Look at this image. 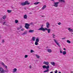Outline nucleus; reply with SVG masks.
Segmentation results:
<instances>
[{"mask_svg": "<svg viewBox=\"0 0 73 73\" xmlns=\"http://www.w3.org/2000/svg\"><path fill=\"white\" fill-rule=\"evenodd\" d=\"M29 4H30V3H28V1H26L25 2L22 3L21 4V5H22V6H24L26 5H29Z\"/></svg>", "mask_w": 73, "mask_h": 73, "instance_id": "nucleus-1", "label": "nucleus"}, {"mask_svg": "<svg viewBox=\"0 0 73 73\" xmlns=\"http://www.w3.org/2000/svg\"><path fill=\"white\" fill-rule=\"evenodd\" d=\"M35 41V45H38L39 42V38L37 37L36 38Z\"/></svg>", "mask_w": 73, "mask_h": 73, "instance_id": "nucleus-2", "label": "nucleus"}, {"mask_svg": "<svg viewBox=\"0 0 73 73\" xmlns=\"http://www.w3.org/2000/svg\"><path fill=\"white\" fill-rule=\"evenodd\" d=\"M30 26V24L28 23H25V27L26 28V29H29V27Z\"/></svg>", "mask_w": 73, "mask_h": 73, "instance_id": "nucleus-3", "label": "nucleus"}, {"mask_svg": "<svg viewBox=\"0 0 73 73\" xmlns=\"http://www.w3.org/2000/svg\"><path fill=\"white\" fill-rule=\"evenodd\" d=\"M46 29V28H43V27H41L39 29H38V30H39V31H42L45 32V31Z\"/></svg>", "mask_w": 73, "mask_h": 73, "instance_id": "nucleus-4", "label": "nucleus"}, {"mask_svg": "<svg viewBox=\"0 0 73 73\" xmlns=\"http://www.w3.org/2000/svg\"><path fill=\"white\" fill-rule=\"evenodd\" d=\"M5 71L3 69V68L2 67H0V73H4Z\"/></svg>", "mask_w": 73, "mask_h": 73, "instance_id": "nucleus-5", "label": "nucleus"}, {"mask_svg": "<svg viewBox=\"0 0 73 73\" xmlns=\"http://www.w3.org/2000/svg\"><path fill=\"white\" fill-rule=\"evenodd\" d=\"M54 42H55L56 44L58 46H60V44L58 43V42L57 41V40H56V39H54Z\"/></svg>", "mask_w": 73, "mask_h": 73, "instance_id": "nucleus-6", "label": "nucleus"}, {"mask_svg": "<svg viewBox=\"0 0 73 73\" xmlns=\"http://www.w3.org/2000/svg\"><path fill=\"white\" fill-rule=\"evenodd\" d=\"M42 68L43 69H49V66L48 65L47 66H46L45 65H43L42 66Z\"/></svg>", "mask_w": 73, "mask_h": 73, "instance_id": "nucleus-7", "label": "nucleus"}, {"mask_svg": "<svg viewBox=\"0 0 73 73\" xmlns=\"http://www.w3.org/2000/svg\"><path fill=\"white\" fill-rule=\"evenodd\" d=\"M59 3V2H55L54 3V6L55 7H58V4Z\"/></svg>", "mask_w": 73, "mask_h": 73, "instance_id": "nucleus-8", "label": "nucleus"}, {"mask_svg": "<svg viewBox=\"0 0 73 73\" xmlns=\"http://www.w3.org/2000/svg\"><path fill=\"white\" fill-rule=\"evenodd\" d=\"M68 30L70 32H73V29H72V28L71 27H68Z\"/></svg>", "mask_w": 73, "mask_h": 73, "instance_id": "nucleus-9", "label": "nucleus"}, {"mask_svg": "<svg viewBox=\"0 0 73 73\" xmlns=\"http://www.w3.org/2000/svg\"><path fill=\"white\" fill-rule=\"evenodd\" d=\"M1 65H3L4 68H5L6 69H7V66L4 64V63L2 62L1 63Z\"/></svg>", "mask_w": 73, "mask_h": 73, "instance_id": "nucleus-10", "label": "nucleus"}, {"mask_svg": "<svg viewBox=\"0 0 73 73\" xmlns=\"http://www.w3.org/2000/svg\"><path fill=\"white\" fill-rule=\"evenodd\" d=\"M46 27L47 28H49L50 27V24L48 22H47L46 23Z\"/></svg>", "mask_w": 73, "mask_h": 73, "instance_id": "nucleus-11", "label": "nucleus"}, {"mask_svg": "<svg viewBox=\"0 0 73 73\" xmlns=\"http://www.w3.org/2000/svg\"><path fill=\"white\" fill-rule=\"evenodd\" d=\"M43 64H45V65H49V63L48 62H46L45 61H44L43 62Z\"/></svg>", "mask_w": 73, "mask_h": 73, "instance_id": "nucleus-12", "label": "nucleus"}, {"mask_svg": "<svg viewBox=\"0 0 73 73\" xmlns=\"http://www.w3.org/2000/svg\"><path fill=\"white\" fill-rule=\"evenodd\" d=\"M47 30L48 31V33H49L50 32V29H47L46 28L45 31Z\"/></svg>", "mask_w": 73, "mask_h": 73, "instance_id": "nucleus-13", "label": "nucleus"}, {"mask_svg": "<svg viewBox=\"0 0 73 73\" xmlns=\"http://www.w3.org/2000/svg\"><path fill=\"white\" fill-rule=\"evenodd\" d=\"M17 71V69L16 68H14L13 69V73H16Z\"/></svg>", "mask_w": 73, "mask_h": 73, "instance_id": "nucleus-14", "label": "nucleus"}, {"mask_svg": "<svg viewBox=\"0 0 73 73\" xmlns=\"http://www.w3.org/2000/svg\"><path fill=\"white\" fill-rule=\"evenodd\" d=\"M47 51L48 52V53H51L52 52V50L50 49H48L47 50Z\"/></svg>", "mask_w": 73, "mask_h": 73, "instance_id": "nucleus-15", "label": "nucleus"}, {"mask_svg": "<svg viewBox=\"0 0 73 73\" xmlns=\"http://www.w3.org/2000/svg\"><path fill=\"white\" fill-rule=\"evenodd\" d=\"M51 65H53V66H55V63L54 62H50Z\"/></svg>", "mask_w": 73, "mask_h": 73, "instance_id": "nucleus-16", "label": "nucleus"}, {"mask_svg": "<svg viewBox=\"0 0 73 73\" xmlns=\"http://www.w3.org/2000/svg\"><path fill=\"white\" fill-rule=\"evenodd\" d=\"M35 39H36V37H32V41H35Z\"/></svg>", "mask_w": 73, "mask_h": 73, "instance_id": "nucleus-17", "label": "nucleus"}, {"mask_svg": "<svg viewBox=\"0 0 73 73\" xmlns=\"http://www.w3.org/2000/svg\"><path fill=\"white\" fill-rule=\"evenodd\" d=\"M34 31V30H31L29 31V33H32V32H33Z\"/></svg>", "mask_w": 73, "mask_h": 73, "instance_id": "nucleus-18", "label": "nucleus"}, {"mask_svg": "<svg viewBox=\"0 0 73 73\" xmlns=\"http://www.w3.org/2000/svg\"><path fill=\"white\" fill-rule=\"evenodd\" d=\"M62 54L63 55H65L66 54V52L65 51H64L63 52Z\"/></svg>", "mask_w": 73, "mask_h": 73, "instance_id": "nucleus-19", "label": "nucleus"}, {"mask_svg": "<svg viewBox=\"0 0 73 73\" xmlns=\"http://www.w3.org/2000/svg\"><path fill=\"white\" fill-rule=\"evenodd\" d=\"M27 32H24L22 34V35H27Z\"/></svg>", "mask_w": 73, "mask_h": 73, "instance_id": "nucleus-20", "label": "nucleus"}, {"mask_svg": "<svg viewBox=\"0 0 73 73\" xmlns=\"http://www.w3.org/2000/svg\"><path fill=\"white\" fill-rule=\"evenodd\" d=\"M24 18L25 19H27V15H25L24 16Z\"/></svg>", "mask_w": 73, "mask_h": 73, "instance_id": "nucleus-21", "label": "nucleus"}, {"mask_svg": "<svg viewBox=\"0 0 73 73\" xmlns=\"http://www.w3.org/2000/svg\"><path fill=\"white\" fill-rule=\"evenodd\" d=\"M6 17H7V15H4L3 17V19H5L6 18Z\"/></svg>", "mask_w": 73, "mask_h": 73, "instance_id": "nucleus-22", "label": "nucleus"}, {"mask_svg": "<svg viewBox=\"0 0 73 73\" xmlns=\"http://www.w3.org/2000/svg\"><path fill=\"white\" fill-rule=\"evenodd\" d=\"M46 7V5H44L43 7H42V9H44Z\"/></svg>", "mask_w": 73, "mask_h": 73, "instance_id": "nucleus-23", "label": "nucleus"}, {"mask_svg": "<svg viewBox=\"0 0 73 73\" xmlns=\"http://www.w3.org/2000/svg\"><path fill=\"white\" fill-rule=\"evenodd\" d=\"M36 58H40V56L37 54H36Z\"/></svg>", "mask_w": 73, "mask_h": 73, "instance_id": "nucleus-24", "label": "nucleus"}, {"mask_svg": "<svg viewBox=\"0 0 73 73\" xmlns=\"http://www.w3.org/2000/svg\"><path fill=\"white\" fill-rule=\"evenodd\" d=\"M59 1L60 2H63L64 3L65 1H64V0H59Z\"/></svg>", "mask_w": 73, "mask_h": 73, "instance_id": "nucleus-25", "label": "nucleus"}, {"mask_svg": "<svg viewBox=\"0 0 73 73\" xmlns=\"http://www.w3.org/2000/svg\"><path fill=\"white\" fill-rule=\"evenodd\" d=\"M67 42L68 43H69V44H70V43L71 42H70V40H67Z\"/></svg>", "mask_w": 73, "mask_h": 73, "instance_id": "nucleus-26", "label": "nucleus"}, {"mask_svg": "<svg viewBox=\"0 0 73 73\" xmlns=\"http://www.w3.org/2000/svg\"><path fill=\"white\" fill-rule=\"evenodd\" d=\"M18 22H19V21H18L16 19L15 20V22L16 24H17V23Z\"/></svg>", "mask_w": 73, "mask_h": 73, "instance_id": "nucleus-27", "label": "nucleus"}, {"mask_svg": "<svg viewBox=\"0 0 73 73\" xmlns=\"http://www.w3.org/2000/svg\"><path fill=\"white\" fill-rule=\"evenodd\" d=\"M11 12H12V11L11 10H7V12L8 13H11Z\"/></svg>", "mask_w": 73, "mask_h": 73, "instance_id": "nucleus-28", "label": "nucleus"}, {"mask_svg": "<svg viewBox=\"0 0 73 73\" xmlns=\"http://www.w3.org/2000/svg\"><path fill=\"white\" fill-rule=\"evenodd\" d=\"M28 56L27 55H25V57L24 58H27V57H28Z\"/></svg>", "mask_w": 73, "mask_h": 73, "instance_id": "nucleus-29", "label": "nucleus"}, {"mask_svg": "<svg viewBox=\"0 0 73 73\" xmlns=\"http://www.w3.org/2000/svg\"><path fill=\"white\" fill-rule=\"evenodd\" d=\"M63 52H62V50H60V53H62Z\"/></svg>", "mask_w": 73, "mask_h": 73, "instance_id": "nucleus-30", "label": "nucleus"}, {"mask_svg": "<svg viewBox=\"0 0 73 73\" xmlns=\"http://www.w3.org/2000/svg\"><path fill=\"white\" fill-rule=\"evenodd\" d=\"M49 71V69H48L47 70L44 71V72H48Z\"/></svg>", "mask_w": 73, "mask_h": 73, "instance_id": "nucleus-31", "label": "nucleus"}, {"mask_svg": "<svg viewBox=\"0 0 73 73\" xmlns=\"http://www.w3.org/2000/svg\"><path fill=\"white\" fill-rule=\"evenodd\" d=\"M38 4V2H36L35 3H34V4L36 5V4Z\"/></svg>", "mask_w": 73, "mask_h": 73, "instance_id": "nucleus-32", "label": "nucleus"}, {"mask_svg": "<svg viewBox=\"0 0 73 73\" xmlns=\"http://www.w3.org/2000/svg\"><path fill=\"white\" fill-rule=\"evenodd\" d=\"M34 51H33V50H31V53H32V52H33Z\"/></svg>", "mask_w": 73, "mask_h": 73, "instance_id": "nucleus-33", "label": "nucleus"}, {"mask_svg": "<svg viewBox=\"0 0 73 73\" xmlns=\"http://www.w3.org/2000/svg\"><path fill=\"white\" fill-rule=\"evenodd\" d=\"M61 22H59V23H58V25H61Z\"/></svg>", "mask_w": 73, "mask_h": 73, "instance_id": "nucleus-34", "label": "nucleus"}, {"mask_svg": "<svg viewBox=\"0 0 73 73\" xmlns=\"http://www.w3.org/2000/svg\"><path fill=\"white\" fill-rule=\"evenodd\" d=\"M55 73H57V70H56L55 71H54Z\"/></svg>", "mask_w": 73, "mask_h": 73, "instance_id": "nucleus-35", "label": "nucleus"}, {"mask_svg": "<svg viewBox=\"0 0 73 73\" xmlns=\"http://www.w3.org/2000/svg\"><path fill=\"white\" fill-rule=\"evenodd\" d=\"M53 36V38H55V37H54V36H55V35H52Z\"/></svg>", "mask_w": 73, "mask_h": 73, "instance_id": "nucleus-36", "label": "nucleus"}, {"mask_svg": "<svg viewBox=\"0 0 73 73\" xmlns=\"http://www.w3.org/2000/svg\"><path fill=\"white\" fill-rule=\"evenodd\" d=\"M31 68H32V66H30L29 67V68H30V69H31Z\"/></svg>", "mask_w": 73, "mask_h": 73, "instance_id": "nucleus-37", "label": "nucleus"}, {"mask_svg": "<svg viewBox=\"0 0 73 73\" xmlns=\"http://www.w3.org/2000/svg\"><path fill=\"white\" fill-rule=\"evenodd\" d=\"M24 29H21V31H24Z\"/></svg>", "mask_w": 73, "mask_h": 73, "instance_id": "nucleus-38", "label": "nucleus"}, {"mask_svg": "<svg viewBox=\"0 0 73 73\" xmlns=\"http://www.w3.org/2000/svg\"><path fill=\"white\" fill-rule=\"evenodd\" d=\"M2 42H4V40H2Z\"/></svg>", "mask_w": 73, "mask_h": 73, "instance_id": "nucleus-39", "label": "nucleus"}, {"mask_svg": "<svg viewBox=\"0 0 73 73\" xmlns=\"http://www.w3.org/2000/svg\"><path fill=\"white\" fill-rule=\"evenodd\" d=\"M65 38H62V40H64Z\"/></svg>", "mask_w": 73, "mask_h": 73, "instance_id": "nucleus-40", "label": "nucleus"}, {"mask_svg": "<svg viewBox=\"0 0 73 73\" xmlns=\"http://www.w3.org/2000/svg\"><path fill=\"white\" fill-rule=\"evenodd\" d=\"M21 27L19 28H19H18V30H19V29H20V28H21Z\"/></svg>", "mask_w": 73, "mask_h": 73, "instance_id": "nucleus-41", "label": "nucleus"}, {"mask_svg": "<svg viewBox=\"0 0 73 73\" xmlns=\"http://www.w3.org/2000/svg\"><path fill=\"white\" fill-rule=\"evenodd\" d=\"M32 24H33V23H30V25H32Z\"/></svg>", "mask_w": 73, "mask_h": 73, "instance_id": "nucleus-42", "label": "nucleus"}, {"mask_svg": "<svg viewBox=\"0 0 73 73\" xmlns=\"http://www.w3.org/2000/svg\"><path fill=\"white\" fill-rule=\"evenodd\" d=\"M5 22H4L3 23V25H5Z\"/></svg>", "mask_w": 73, "mask_h": 73, "instance_id": "nucleus-43", "label": "nucleus"}, {"mask_svg": "<svg viewBox=\"0 0 73 73\" xmlns=\"http://www.w3.org/2000/svg\"><path fill=\"white\" fill-rule=\"evenodd\" d=\"M53 73V71H52L50 72V73Z\"/></svg>", "mask_w": 73, "mask_h": 73, "instance_id": "nucleus-44", "label": "nucleus"}, {"mask_svg": "<svg viewBox=\"0 0 73 73\" xmlns=\"http://www.w3.org/2000/svg\"><path fill=\"white\" fill-rule=\"evenodd\" d=\"M64 50H66V49H65V48H64L63 49Z\"/></svg>", "mask_w": 73, "mask_h": 73, "instance_id": "nucleus-45", "label": "nucleus"}, {"mask_svg": "<svg viewBox=\"0 0 73 73\" xmlns=\"http://www.w3.org/2000/svg\"><path fill=\"white\" fill-rule=\"evenodd\" d=\"M71 73H73V71H72L71 72Z\"/></svg>", "mask_w": 73, "mask_h": 73, "instance_id": "nucleus-46", "label": "nucleus"}, {"mask_svg": "<svg viewBox=\"0 0 73 73\" xmlns=\"http://www.w3.org/2000/svg\"><path fill=\"white\" fill-rule=\"evenodd\" d=\"M59 73H61V72H59Z\"/></svg>", "mask_w": 73, "mask_h": 73, "instance_id": "nucleus-47", "label": "nucleus"}, {"mask_svg": "<svg viewBox=\"0 0 73 73\" xmlns=\"http://www.w3.org/2000/svg\"><path fill=\"white\" fill-rule=\"evenodd\" d=\"M43 16H43V15L42 16V17H43Z\"/></svg>", "mask_w": 73, "mask_h": 73, "instance_id": "nucleus-48", "label": "nucleus"}, {"mask_svg": "<svg viewBox=\"0 0 73 73\" xmlns=\"http://www.w3.org/2000/svg\"><path fill=\"white\" fill-rule=\"evenodd\" d=\"M52 0V1H53L54 0Z\"/></svg>", "mask_w": 73, "mask_h": 73, "instance_id": "nucleus-49", "label": "nucleus"}, {"mask_svg": "<svg viewBox=\"0 0 73 73\" xmlns=\"http://www.w3.org/2000/svg\"><path fill=\"white\" fill-rule=\"evenodd\" d=\"M38 48H39V46H38Z\"/></svg>", "mask_w": 73, "mask_h": 73, "instance_id": "nucleus-50", "label": "nucleus"}]
</instances>
